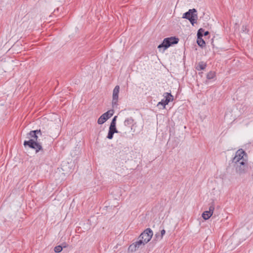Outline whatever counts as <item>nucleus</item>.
<instances>
[{
    "label": "nucleus",
    "instance_id": "393cba45",
    "mask_svg": "<svg viewBox=\"0 0 253 253\" xmlns=\"http://www.w3.org/2000/svg\"><path fill=\"white\" fill-rule=\"evenodd\" d=\"M161 235H160L159 234H155V236L157 238L158 240H160V237Z\"/></svg>",
    "mask_w": 253,
    "mask_h": 253
},
{
    "label": "nucleus",
    "instance_id": "6ab92c4d",
    "mask_svg": "<svg viewBox=\"0 0 253 253\" xmlns=\"http://www.w3.org/2000/svg\"><path fill=\"white\" fill-rule=\"evenodd\" d=\"M214 210V204H213V203H212L209 207V211H207L209 212L210 213L212 214Z\"/></svg>",
    "mask_w": 253,
    "mask_h": 253
},
{
    "label": "nucleus",
    "instance_id": "f03ea898",
    "mask_svg": "<svg viewBox=\"0 0 253 253\" xmlns=\"http://www.w3.org/2000/svg\"><path fill=\"white\" fill-rule=\"evenodd\" d=\"M178 41V38L174 37L165 38L163 42L158 46V48L160 50H161L162 48H163V52H164L172 44L177 43Z\"/></svg>",
    "mask_w": 253,
    "mask_h": 253
},
{
    "label": "nucleus",
    "instance_id": "6e6552de",
    "mask_svg": "<svg viewBox=\"0 0 253 253\" xmlns=\"http://www.w3.org/2000/svg\"><path fill=\"white\" fill-rule=\"evenodd\" d=\"M145 244L141 239H139L138 241L130 245L129 249L132 252L135 251L137 249L142 248Z\"/></svg>",
    "mask_w": 253,
    "mask_h": 253
},
{
    "label": "nucleus",
    "instance_id": "b1692460",
    "mask_svg": "<svg viewBox=\"0 0 253 253\" xmlns=\"http://www.w3.org/2000/svg\"><path fill=\"white\" fill-rule=\"evenodd\" d=\"M166 233V231L164 229L162 230L161 231V236L160 237V239H162L163 236L165 235Z\"/></svg>",
    "mask_w": 253,
    "mask_h": 253
},
{
    "label": "nucleus",
    "instance_id": "4468645a",
    "mask_svg": "<svg viewBox=\"0 0 253 253\" xmlns=\"http://www.w3.org/2000/svg\"><path fill=\"white\" fill-rule=\"evenodd\" d=\"M133 120L131 118H128L126 119L124 122V125L126 126H128L132 124Z\"/></svg>",
    "mask_w": 253,
    "mask_h": 253
},
{
    "label": "nucleus",
    "instance_id": "ddd939ff",
    "mask_svg": "<svg viewBox=\"0 0 253 253\" xmlns=\"http://www.w3.org/2000/svg\"><path fill=\"white\" fill-rule=\"evenodd\" d=\"M212 214H211V213H210L209 212H208L207 211H204L203 214H202V217L203 218L205 219V220H207L209 218H210L211 216L212 215Z\"/></svg>",
    "mask_w": 253,
    "mask_h": 253
},
{
    "label": "nucleus",
    "instance_id": "a211bd4d",
    "mask_svg": "<svg viewBox=\"0 0 253 253\" xmlns=\"http://www.w3.org/2000/svg\"><path fill=\"white\" fill-rule=\"evenodd\" d=\"M204 32V29H203L202 28L198 30V33H197V37L202 38V37L204 35V34H203Z\"/></svg>",
    "mask_w": 253,
    "mask_h": 253
},
{
    "label": "nucleus",
    "instance_id": "0eeeda50",
    "mask_svg": "<svg viewBox=\"0 0 253 253\" xmlns=\"http://www.w3.org/2000/svg\"><path fill=\"white\" fill-rule=\"evenodd\" d=\"M119 90L120 87L119 85H116L113 90L112 98V106L113 108L117 105Z\"/></svg>",
    "mask_w": 253,
    "mask_h": 253
},
{
    "label": "nucleus",
    "instance_id": "5701e85b",
    "mask_svg": "<svg viewBox=\"0 0 253 253\" xmlns=\"http://www.w3.org/2000/svg\"><path fill=\"white\" fill-rule=\"evenodd\" d=\"M160 105H161L163 106V108H165V106L167 104H165V100H162L161 101L159 102L157 105L158 106H159Z\"/></svg>",
    "mask_w": 253,
    "mask_h": 253
},
{
    "label": "nucleus",
    "instance_id": "423d86ee",
    "mask_svg": "<svg viewBox=\"0 0 253 253\" xmlns=\"http://www.w3.org/2000/svg\"><path fill=\"white\" fill-rule=\"evenodd\" d=\"M153 233L150 228L145 230L139 236L138 239H141L144 243H147L152 237Z\"/></svg>",
    "mask_w": 253,
    "mask_h": 253
},
{
    "label": "nucleus",
    "instance_id": "f257e3e1",
    "mask_svg": "<svg viewBox=\"0 0 253 253\" xmlns=\"http://www.w3.org/2000/svg\"><path fill=\"white\" fill-rule=\"evenodd\" d=\"M44 131H42L41 129L32 130L27 134V138L30 139L28 141L24 142V145L26 147L28 146L29 147L35 150L36 153L40 151H43V149L40 142V139H39L40 136L42 135L45 136Z\"/></svg>",
    "mask_w": 253,
    "mask_h": 253
},
{
    "label": "nucleus",
    "instance_id": "f8f14e48",
    "mask_svg": "<svg viewBox=\"0 0 253 253\" xmlns=\"http://www.w3.org/2000/svg\"><path fill=\"white\" fill-rule=\"evenodd\" d=\"M197 42L201 47H203L205 45V42L202 38L197 37Z\"/></svg>",
    "mask_w": 253,
    "mask_h": 253
},
{
    "label": "nucleus",
    "instance_id": "412c9836",
    "mask_svg": "<svg viewBox=\"0 0 253 253\" xmlns=\"http://www.w3.org/2000/svg\"><path fill=\"white\" fill-rule=\"evenodd\" d=\"M114 134V133L109 130L107 137L109 139H112L113 137Z\"/></svg>",
    "mask_w": 253,
    "mask_h": 253
},
{
    "label": "nucleus",
    "instance_id": "a878e982",
    "mask_svg": "<svg viewBox=\"0 0 253 253\" xmlns=\"http://www.w3.org/2000/svg\"><path fill=\"white\" fill-rule=\"evenodd\" d=\"M209 34V32L208 31H206L204 32V36H207Z\"/></svg>",
    "mask_w": 253,
    "mask_h": 253
},
{
    "label": "nucleus",
    "instance_id": "2eb2a0df",
    "mask_svg": "<svg viewBox=\"0 0 253 253\" xmlns=\"http://www.w3.org/2000/svg\"><path fill=\"white\" fill-rule=\"evenodd\" d=\"M215 77V73L214 72L211 71L208 73L207 78L208 79H212Z\"/></svg>",
    "mask_w": 253,
    "mask_h": 253
},
{
    "label": "nucleus",
    "instance_id": "dca6fc26",
    "mask_svg": "<svg viewBox=\"0 0 253 253\" xmlns=\"http://www.w3.org/2000/svg\"><path fill=\"white\" fill-rule=\"evenodd\" d=\"M106 118H103L101 116L99 118L97 121V123L99 125H102L107 120L105 119Z\"/></svg>",
    "mask_w": 253,
    "mask_h": 253
},
{
    "label": "nucleus",
    "instance_id": "39448f33",
    "mask_svg": "<svg viewBox=\"0 0 253 253\" xmlns=\"http://www.w3.org/2000/svg\"><path fill=\"white\" fill-rule=\"evenodd\" d=\"M242 161H247V155L242 149H240L236 152L235 156L232 159V163L235 164Z\"/></svg>",
    "mask_w": 253,
    "mask_h": 253
},
{
    "label": "nucleus",
    "instance_id": "aec40b11",
    "mask_svg": "<svg viewBox=\"0 0 253 253\" xmlns=\"http://www.w3.org/2000/svg\"><path fill=\"white\" fill-rule=\"evenodd\" d=\"M63 248L61 246H57L54 248V252L55 253H60L62 251Z\"/></svg>",
    "mask_w": 253,
    "mask_h": 253
},
{
    "label": "nucleus",
    "instance_id": "9d476101",
    "mask_svg": "<svg viewBox=\"0 0 253 253\" xmlns=\"http://www.w3.org/2000/svg\"><path fill=\"white\" fill-rule=\"evenodd\" d=\"M114 114V110H110L106 112V113H104L101 115L102 117L103 118H106L105 119L107 120L108 119L111 118Z\"/></svg>",
    "mask_w": 253,
    "mask_h": 253
},
{
    "label": "nucleus",
    "instance_id": "7ed1b4c3",
    "mask_svg": "<svg viewBox=\"0 0 253 253\" xmlns=\"http://www.w3.org/2000/svg\"><path fill=\"white\" fill-rule=\"evenodd\" d=\"M236 173L241 175L246 173L248 170V160L234 164Z\"/></svg>",
    "mask_w": 253,
    "mask_h": 253
},
{
    "label": "nucleus",
    "instance_id": "20e7f679",
    "mask_svg": "<svg viewBox=\"0 0 253 253\" xmlns=\"http://www.w3.org/2000/svg\"><path fill=\"white\" fill-rule=\"evenodd\" d=\"M196 12L197 11L195 8L189 9L188 11L183 14L182 18L188 19L191 24L194 25L198 19L197 14L196 13Z\"/></svg>",
    "mask_w": 253,
    "mask_h": 253
},
{
    "label": "nucleus",
    "instance_id": "f3484780",
    "mask_svg": "<svg viewBox=\"0 0 253 253\" xmlns=\"http://www.w3.org/2000/svg\"><path fill=\"white\" fill-rule=\"evenodd\" d=\"M109 131L113 132V133H118V130L116 127V126H110Z\"/></svg>",
    "mask_w": 253,
    "mask_h": 253
},
{
    "label": "nucleus",
    "instance_id": "4be33fe9",
    "mask_svg": "<svg viewBox=\"0 0 253 253\" xmlns=\"http://www.w3.org/2000/svg\"><path fill=\"white\" fill-rule=\"evenodd\" d=\"M117 118V116H115L113 118V119H112V122H111V123L110 125H111V126H116Z\"/></svg>",
    "mask_w": 253,
    "mask_h": 253
},
{
    "label": "nucleus",
    "instance_id": "1a4fd4ad",
    "mask_svg": "<svg viewBox=\"0 0 253 253\" xmlns=\"http://www.w3.org/2000/svg\"><path fill=\"white\" fill-rule=\"evenodd\" d=\"M164 96L165 99V104H168V103L173 100V96L170 93L166 92L164 93Z\"/></svg>",
    "mask_w": 253,
    "mask_h": 253
},
{
    "label": "nucleus",
    "instance_id": "9b49d317",
    "mask_svg": "<svg viewBox=\"0 0 253 253\" xmlns=\"http://www.w3.org/2000/svg\"><path fill=\"white\" fill-rule=\"evenodd\" d=\"M207 66V64L206 63L204 62H200L196 67V69L197 70H204Z\"/></svg>",
    "mask_w": 253,
    "mask_h": 253
}]
</instances>
